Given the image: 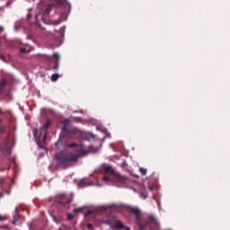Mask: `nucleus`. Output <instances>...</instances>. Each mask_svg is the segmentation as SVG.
<instances>
[{"label":"nucleus","instance_id":"nucleus-25","mask_svg":"<svg viewBox=\"0 0 230 230\" xmlns=\"http://www.w3.org/2000/svg\"><path fill=\"white\" fill-rule=\"evenodd\" d=\"M149 191H153L154 188L149 186L148 189H147Z\"/></svg>","mask_w":230,"mask_h":230},{"label":"nucleus","instance_id":"nucleus-21","mask_svg":"<svg viewBox=\"0 0 230 230\" xmlns=\"http://www.w3.org/2000/svg\"><path fill=\"white\" fill-rule=\"evenodd\" d=\"M0 132H4V129H3V119H0Z\"/></svg>","mask_w":230,"mask_h":230},{"label":"nucleus","instance_id":"nucleus-13","mask_svg":"<svg viewBox=\"0 0 230 230\" xmlns=\"http://www.w3.org/2000/svg\"><path fill=\"white\" fill-rule=\"evenodd\" d=\"M7 84H8V81L5 78H3L0 82V90L5 87Z\"/></svg>","mask_w":230,"mask_h":230},{"label":"nucleus","instance_id":"nucleus-20","mask_svg":"<svg viewBox=\"0 0 230 230\" xmlns=\"http://www.w3.org/2000/svg\"><path fill=\"white\" fill-rule=\"evenodd\" d=\"M93 214H94L93 210H89L88 212H86L85 217H89L91 215H93Z\"/></svg>","mask_w":230,"mask_h":230},{"label":"nucleus","instance_id":"nucleus-24","mask_svg":"<svg viewBox=\"0 0 230 230\" xmlns=\"http://www.w3.org/2000/svg\"><path fill=\"white\" fill-rule=\"evenodd\" d=\"M140 196L144 197V199H146L148 198V196H146V194H140Z\"/></svg>","mask_w":230,"mask_h":230},{"label":"nucleus","instance_id":"nucleus-7","mask_svg":"<svg viewBox=\"0 0 230 230\" xmlns=\"http://www.w3.org/2000/svg\"><path fill=\"white\" fill-rule=\"evenodd\" d=\"M108 224L112 229H123L125 228L124 225H122L121 221H108Z\"/></svg>","mask_w":230,"mask_h":230},{"label":"nucleus","instance_id":"nucleus-4","mask_svg":"<svg viewBox=\"0 0 230 230\" xmlns=\"http://www.w3.org/2000/svg\"><path fill=\"white\" fill-rule=\"evenodd\" d=\"M72 198H68V196L62 195L58 198V203L60 208H64L65 209L69 208V204L72 202Z\"/></svg>","mask_w":230,"mask_h":230},{"label":"nucleus","instance_id":"nucleus-27","mask_svg":"<svg viewBox=\"0 0 230 230\" xmlns=\"http://www.w3.org/2000/svg\"><path fill=\"white\" fill-rule=\"evenodd\" d=\"M3 31H4V28L0 26V32H2Z\"/></svg>","mask_w":230,"mask_h":230},{"label":"nucleus","instance_id":"nucleus-15","mask_svg":"<svg viewBox=\"0 0 230 230\" xmlns=\"http://www.w3.org/2000/svg\"><path fill=\"white\" fill-rule=\"evenodd\" d=\"M59 75L58 74H53L51 76V81L52 82H57L59 79Z\"/></svg>","mask_w":230,"mask_h":230},{"label":"nucleus","instance_id":"nucleus-30","mask_svg":"<svg viewBox=\"0 0 230 230\" xmlns=\"http://www.w3.org/2000/svg\"><path fill=\"white\" fill-rule=\"evenodd\" d=\"M28 19L30 20V15H28Z\"/></svg>","mask_w":230,"mask_h":230},{"label":"nucleus","instance_id":"nucleus-11","mask_svg":"<svg viewBox=\"0 0 230 230\" xmlns=\"http://www.w3.org/2000/svg\"><path fill=\"white\" fill-rule=\"evenodd\" d=\"M63 125H64L63 130L68 132V129H67V128H68V127H69V125H70L69 119H65L63 120Z\"/></svg>","mask_w":230,"mask_h":230},{"label":"nucleus","instance_id":"nucleus-14","mask_svg":"<svg viewBox=\"0 0 230 230\" xmlns=\"http://www.w3.org/2000/svg\"><path fill=\"white\" fill-rule=\"evenodd\" d=\"M0 151H1V152H5V153H7V154H10V149L8 148L7 146H5L4 147L2 145H0Z\"/></svg>","mask_w":230,"mask_h":230},{"label":"nucleus","instance_id":"nucleus-9","mask_svg":"<svg viewBox=\"0 0 230 230\" xmlns=\"http://www.w3.org/2000/svg\"><path fill=\"white\" fill-rule=\"evenodd\" d=\"M53 58H54V59H55V66H54V69H55V70H58V68H59L60 56H59L58 53L56 52V53L53 54Z\"/></svg>","mask_w":230,"mask_h":230},{"label":"nucleus","instance_id":"nucleus-6","mask_svg":"<svg viewBox=\"0 0 230 230\" xmlns=\"http://www.w3.org/2000/svg\"><path fill=\"white\" fill-rule=\"evenodd\" d=\"M52 125V121L50 119H47L45 124L40 128V137L43 138V142L47 139L48 129Z\"/></svg>","mask_w":230,"mask_h":230},{"label":"nucleus","instance_id":"nucleus-18","mask_svg":"<svg viewBox=\"0 0 230 230\" xmlns=\"http://www.w3.org/2000/svg\"><path fill=\"white\" fill-rule=\"evenodd\" d=\"M8 216H3V214H0V222H4L7 220Z\"/></svg>","mask_w":230,"mask_h":230},{"label":"nucleus","instance_id":"nucleus-31","mask_svg":"<svg viewBox=\"0 0 230 230\" xmlns=\"http://www.w3.org/2000/svg\"><path fill=\"white\" fill-rule=\"evenodd\" d=\"M62 230V229H61Z\"/></svg>","mask_w":230,"mask_h":230},{"label":"nucleus","instance_id":"nucleus-23","mask_svg":"<svg viewBox=\"0 0 230 230\" xmlns=\"http://www.w3.org/2000/svg\"><path fill=\"white\" fill-rule=\"evenodd\" d=\"M87 227H88V229H90V230H93V225H92L91 223H89V224L87 225Z\"/></svg>","mask_w":230,"mask_h":230},{"label":"nucleus","instance_id":"nucleus-29","mask_svg":"<svg viewBox=\"0 0 230 230\" xmlns=\"http://www.w3.org/2000/svg\"><path fill=\"white\" fill-rule=\"evenodd\" d=\"M59 24V22H56V25Z\"/></svg>","mask_w":230,"mask_h":230},{"label":"nucleus","instance_id":"nucleus-19","mask_svg":"<svg viewBox=\"0 0 230 230\" xmlns=\"http://www.w3.org/2000/svg\"><path fill=\"white\" fill-rule=\"evenodd\" d=\"M83 210H84L83 208H75L74 212L76 213V214H78V213L83 212Z\"/></svg>","mask_w":230,"mask_h":230},{"label":"nucleus","instance_id":"nucleus-28","mask_svg":"<svg viewBox=\"0 0 230 230\" xmlns=\"http://www.w3.org/2000/svg\"><path fill=\"white\" fill-rule=\"evenodd\" d=\"M36 132L38 133V129H35V130H34V136L36 135Z\"/></svg>","mask_w":230,"mask_h":230},{"label":"nucleus","instance_id":"nucleus-2","mask_svg":"<svg viewBox=\"0 0 230 230\" xmlns=\"http://www.w3.org/2000/svg\"><path fill=\"white\" fill-rule=\"evenodd\" d=\"M105 171L107 173H110L109 175H105L102 177V180L104 181L110 182L112 180H114L116 182H125V177L121 176L120 174L115 173L112 166L107 165L105 166Z\"/></svg>","mask_w":230,"mask_h":230},{"label":"nucleus","instance_id":"nucleus-26","mask_svg":"<svg viewBox=\"0 0 230 230\" xmlns=\"http://www.w3.org/2000/svg\"><path fill=\"white\" fill-rule=\"evenodd\" d=\"M124 230H130V228L128 226H124V228H122Z\"/></svg>","mask_w":230,"mask_h":230},{"label":"nucleus","instance_id":"nucleus-17","mask_svg":"<svg viewBox=\"0 0 230 230\" xmlns=\"http://www.w3.org/2000/svg\"><path fill=\"white\" fill-rule=\"evenodd\" d=\"M18 218H19V214H17V212H16V214H14V216H13V225H16Z\"/></svg>","mask_w":230,"mask_h":230},{"label":"nucleus","instance_id":"nucleus-22","mask_svg":"<svg viewBox=\"0 0 230 230\" xmlns=\"http://www.w3.org/2000/svg\"><path fill=\"white\" fill-rule=\"evenodd\" d=\"M67 218L68 220H73L74 219L73 214H67Z\"/></svg>","mask_w":230,"mask_h":230},{"label":"nucleus","instance_id":"nucleus-12","mask_svg":"<svg viewBox=\"0 0 230 230\" xmlns=\"http://www.w3.org/2000/svg\"><path fill=\"white\" fill-rule=\"evenodd\" d=\"M147 219L149 220V223L153 224V225H157V219L156 217H155V216H149V217H147Z\"/></svg>","mask_w":230,"mask_h":230},{"label":"nucleus","instance_id":"nucleus-3","mask_svg":"<svg viewBox=\"0 0 230 230\" xmlns=\"http://www.w3.org/2000/svg\"><path fill=\"white\" fill-rule=\"evenodd\" d=\"M126 210L128 211V213L135 216V220L140 226V227L145 226L143 219L141 217V210H139V208H137V207H131L130 205H126Z\"/></svg>","mask_w":230,"mask_h":230},{"label":"nucleus","instance_id":"nucleus-8","mask_svg":"<svg viewBox=\"0 0 230 230\" xmlns=\"http://www.w3.org/2000/svg\"><path fill=\"white\" fill-rule=\"evenodd\" d=\"M66 146V137H60L58 140V142L56 143V147H58V150H62L65 149V147Z\"/></svg>","mask_w":230,"mask_h":230},{"label":"nucleus","instance_id":"nucleus-5","mask_svg":"<svg viewBox=\"0 0 230 230\" xmlns=\"http://www.w3.org/2000/svg\"><path fill=\"white\" fill-rule=\"evenodd\" d=\"M52 6L49 5L46 10L44 11V14H41L40 13H38L35 15V19H36V25L40 26V20H41L44 23H47V22L44 20V16H48L49 14V13L51 12Z\"/></svg>","mask_w":230,"mask_h":230},{"label":"nucleus","instance_id":"nucleus-16","mask_svg":"<svg viewBox=\"0 0 230 230\" xmlns=\"http://www.w3.org/2000/svg\"><path fill=\"white\" fill-rule=\"evenodd\" d=\"M138 171H140V173H142V175H146L147 172V169L144 168V167H140L138 169Z\"/></svg>","mask_w":230,"mask_h":230},{"label":"nucleus","instance_id":"nucleus-10","mask_svg":"<svg viewBox=\"0 0 230 230\" xmlns=\"http://www.w3.org/2000/svg\"><path fill=\"white\" fill-rule=\"evenodd\" d=\"M25 47H22L20 49V52L21 53H30L31 51V47L29 46V44H24Z\"/></svg>","mask_w":230,"mask_h":230},{"label":"nucleus","instance_id":"nucleus-1","mask_svg":"<svg viewBox=\"0 0 230 230\" xmlns=\"http://www.w3.org/2000/svg\"><path fill=\"white\" fill-rule=\"evenodd\" d=\"M69 148L76 147L75 153H65L60 151L55 155V161L58 167L69 168L73 163H76L80 156H86L90 153H96L98 148L93 146L86 147L84 144L77 145L76 143L68 144Z\"/></svg>","mask_w":230,"mask_h":230}]
</instances>
